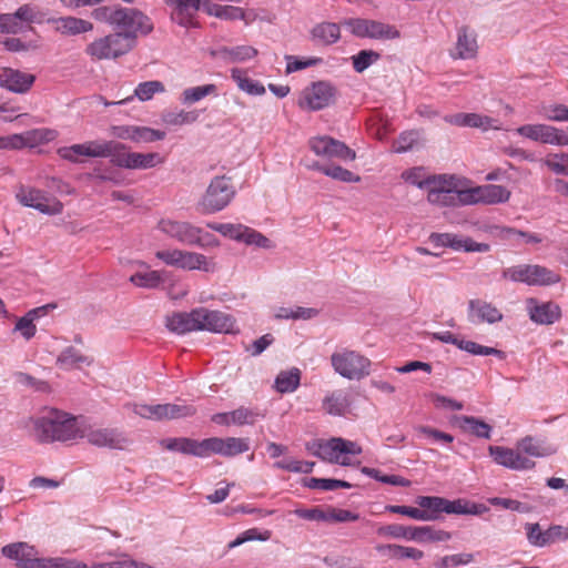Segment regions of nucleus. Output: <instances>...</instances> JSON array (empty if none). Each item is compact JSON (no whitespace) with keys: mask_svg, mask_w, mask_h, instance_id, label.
<instances>
[{"mask_svg":"<svg viewBox=\"0 0 568 568\" xmlns=\"http://www.w3.org/2000/svg\"><path fill=\"white\" fill-rule=\"evenodd\" d=\"M29 436L40 444L67 442L82 436L78 419L57 408H44L26 423Z\"/></svg>","mask_w":568,"mask_h":568,"instance_id":"obj_1","label":"nucleus"},{"mask_svg":"<svg viewBox=\"0 0 568 568\" xmlns=\"http://www.w3.org/2000/svg\"><path fill=\"white\" fill-rule=\"evenodd\" d=\"M555 453L550 446L531 436H526L517 443L516 449L503 446H489V454L494 460L504 467L514 470H527L535 467V462L524 456L546 457Z\"/></svg>","mask_w":568,"mask_h":568,"instance_id":"obj_2","label":"nucleus"},{"mask_svg":"<svg viewBox=\"0 0 568 568\" xmlns=\"http://www.w3.org/2000/svg\"><path fill=\"white\" fill-rule=\"evenodd\" d=\"M335 373L347 379L359 381L369 375L371 361L356 351L343 348L331 355Z\"/></svg>","mask_w":568,"mask_h":568,"instance_id":"obj_3","label":"nucleus"},{"mask_svg":"<svg viewBox=\"0 0 568 568\" xmlns=\"http://www.w3.org/2000/svg\"><path fill=\"white\" fill-rule=\"evenodd\" d=\"M503 278L525 283L529 286H546L556 284L560 276L554 271L537 264H518L503 271Z\"/></svg>","mask_w":568,"mask_h":568,"instance_id":"obj_4","label":"nucleus"},{"mask_svg":"<svg viewBox=\"0 0 568 568\" xmlns=\"http://www.w3.org/2000/svg\"><path fill=\"white\" fill-rule=\"evenodd\" d=\"M116 17L114 27L120 29L118 33L125 37L128 43H132V48L139 34L146 36L153 30L151 19L138 9L120 7Z\"/></svg>","mask_w":568,"mask_h":568,"instance_id":"obj_5","label":"nucleus"},{"mask_svg":"<svg viewBox=\"0 0 568 568\" xmlns=\"http://www.w3.org/2000/svg\"><path fill=\"white\" fill-rule=\"evenodd\" d=\"M155 256L166 265L175 266L186 271H203L206 273L216 270V263L213 258L196 252L183 251L179 248L158 251Z\"/></svg>","mask_w":568,"mask_h":568,"instance_id":"obj_6","label":"nucleus"},{"mask_svg":"<svg viewBox=\"0 0 568 568\" xmlns=\"http://www.w3.org/2000/svg\"><path fill=\"white\" fill-rule=\"evenodd\" d=\"M357 38L394 40L400 37L399 30L389 23L364 18H349L342 22Z\"/></svg>","mask_w":568,"mask_h":568,"instance_id":"obj_7","label":"nucleus"},{"mask_svg":"<svg viewBox=\"0 0 568 568\" xmlns=\"http://www.w3.org/2000/svg\"><path fill=\"white\" fill-rule=\"evenodd\" d=\"M437 179V184H432L427 194L429 203L443 206L465 205L464 189H458V179L453 175H438Z\"/></svg>","mask_w":568,"mask_h":568,"instance_id":"obj_8","label":"nucleus"},{"mask_svg":"<svg viewBox=\"0 0 568 568\" xmlns=\"http://www.w3.org/2000/svg\"><path fill=\"white\" fill-rule=\"evenodd\" d=\"M207 227L215 232H219L223 236L230 237L237 242H243L246 245H253L262 248L274 247V244L270 239L264 236L262 233L243 224L211 222L207 223Z\"/></svg>","mask_w":568,"mask_h":568,"instance_id":"obj_9","label":"nucleus"},{"mask_svg":"<svg viewBox=\"0 0 568 568\" xmlns=\"http://www.w3.org/2000/svg\"><path fill=\"white\" fill-rule=\"evenodd\" d=\"M131 49L132 43H128L125 37L114 32L89 43L85 53L94 60H110L128 53Z\"/></svg>","mask_w":568,"mask_h":568,"instance_id":"obj_10","label":"nucleus"},{"mask_svg":"<svg viewBox=\"0 0 568 568\" xmlns=\"http://www.w3.org/2000/svg\"><path fill=\"white\" fill-rule=\"evenodd\" d=\"M235 195V189L226 176L214 178L202 200V205L209 213L223 210Z\"/></svg>","mask_w":568,"mask_h":568,"instance_id":"obj_11","label":"nucleus"},{"mask_svg":"<svg viewBox=\"0 0 568 568\" xmlns=\"http://www.w3.org/2000/svg\"><path fill=\"white\" fill-rule=\"evenodd\" d=\"M510 197V191L503 185L485 184L464 189V204H499L505 203Z\"/></svg>","mask_w":568,"mask_h":568,"instance_id":"obj_12","label":"nucleus"},{"mask_svg":"<svg viewBox=\"0 0 568 568\" xmlns=\"http://www.w3.org/2000/svg\"><path fill=\"white\" fill-rule=\"evenodd\" d=\"M516 133L534 142L551 145H568V135L548 124H525L516 129Z\"/></svg>","mask_w":568,"mask_h":568,"instance_id":"obj_13","label":"nucleus"},{"mask_svg":"<svg viewBox=\"0 0 568 568\" xmlns=\"http://www.w3.org/2000/svg\"><path fill=\"white\" fill-rule=\"evenodd\" d=\"M335 97L336 89L329 82L318 81L304 89L300 105L301 108L317 111L332 104Z\"/></svg>","mask_w":568,"mask_h":568,"instance_id":"obj_14","label":"nucleus"},{"mask_svg":"<svg viewBox=\"0 0 568 568\" xmlns=\"http://www.w3.org/2000/svg\"><path fill=\"white\" fill-rule=\"evenodd\" d=\"M17 199L22 205L33 207L48 215L60 214L63 210L60 201L49 197L44 192L33 187H20Z\"/></svg>","mask_w":568,"mask_h":568,"instance_id":"obj_15","label":"nucleus"},{"mask_svg":"<svg viewBox=\"0 0 568 568\" xmlns=\"http://www.w3.org/2000/svg\"><path fill=\"white\" fill-rule=\"evenodd\" d=\"M197 318L200 321L199 331H209L213 333H235V320L232 315L217 310L197 307Z\"/></svg>","mask_w":568,"mask_h":568,"instance_id":"obj_16","label":"nucleus"},{"mask_svg":"<svg viewBox=\"0 0 568 568\" xmlns=\"http://www.w3.org/2000/svg\"><path fill=\"white\" fill-rule=\"evenodd\" d=\"M311 150L318 156L337 158L343 161H353L356 156L355 151L345 143L331 136H316L310 140Z\"/></svg>","mask_w":568,"mask_h":568,"instance_id":"obj_17","label":"nucleus"},{"mask_svg":"<svg viewBox=\"0 0 568 568\" xmlns=\"http://www.w3.org/2000/svg\"><path fill=\"white\" fill-rule=\"evenodd\" d=\"M361 453L362 447L356 442L333 437L326 442H320L314 454L326 462H339V455H359Z\"/></svg>","mask_w":568,"mask_h":568,"instance_id":"obj_18","label":"nucleus"},{"mask_svg":"<svg viewBox=\"0 0 568 568\" xmlns=\"http://www.w3.org/2000/svg\"><path fill=\"white\" fill-rule=\"evenodd\" d=\"M526 310L530 321L539 325H551L561 317V308L555 302H539L530 297L526 301Z\"/></svg>","mask_w":568,"mask_h":568,"instance_id":"obj_19","label":"nucleus"},{"mask_svg":"<svg viewBox=\"0 0 568 568\" xmlns=\"http://www.w3.org/2000/svg\"><path fill=\"white\" fill-rule=\"evenodd\" d=\"M158 227L169 237L185 245H193L199 240V227L190 222L163 219L159 222Z\"/></svg>","mask_w":568,"mask_h":568,"instance_id":"obj_20","label":"nucleus"},{"mask_svg":"<svg viewBox=\"0 0 568 568\" xmlns=\"http://www.w3.org/2000/svg\"><path fill=\"white\" fill-rule=\"evenodd\" d=\"M164 3L171 9V20L184 28L195 27V14L203 9V0H164Z\"/></svg>","mask_w":568,"mask_h":568,"instance_id":"obj_21","label":"nucleus"},{"mask_svg":"<svg viewBox=\"0 0 568 568\" xmlns=\"http://www.w3.org/2000/svg\"><path fill=\"white\" fill-rule=\"evenodd\" d=\"M205 445V456H209L211 453L220 454L223 456L232 457L242 453H245L250 449L248 439L246 438H237V437H227V438H219L211 437L204 439Z\"/></svg>","mask_w":568,"mask_h":568,"instance_id":"obj_22","label":"nucleus"},{"mask_svg":"<svg viewBox=\"0 0 568 568\" xmlns=\"http://www.w3.org/2000/svg\"><path fill=\"white\" fill-rule=\"evenodd\" d=\"M88 442L98 447L124 449L131 444L125 434L116 428H98L87 434Z\"/></svg>","mask_w":568,"mask_h":568,"instance_id":"obj_23","label":"nucleus"},{"mask_svg":"<svg viewBox=\"0 0 568 568\" xmlns=\"http://www.w3.org/2000/svg\"><path fill=\"white\" fill-rule=\"evenodd\" d=\"M36 81L31 73L12 68L0 69V87L14 93L28 92Z\"/></svg>","mask_w":568,"mask_h":568,"instance_id":"obj_24","label":"nucleus"},{"mask_svg":"<svg viewBox=\"0 0 568 568\" xmlns=\"http://www.w3.org/2000/svg\"><path fill=\"white\" fill-rule=\"evenodd\" d=\"M477 37L468 27H460L457 30V41L454 49L450 50L453 59H473L477 54Z\"/></svg>","mask_w":568,"mask_h":568,"instance_id":"obj_25","label":"nucleus"},{"mask_svg":"<svg viewBox=\"0 0 568 568\" xmlns=\"http://www.w3.org/2000/svg\"><path fill=\"white\" fill-rule=\"evenodd\" d=\"M161 446L168 450L196 457H205L204 439L196 440L186 437L166 438L161 440Z\"/></svg>","mask_w":568,"mask_h":568,"instance_id":"obj_26","label":"nucleus"},{"mask_svg":"<svg viewBox=\"0 0 568 568\" xmlns=\"http://www.w3.org/2000/svg\"><path fill=\"white\" fill-rule=\"evenodd\" d=\"M351 397L343 389H336L325 395L322 409L332 416H345L351 409Z\"/></svg>","mask_w":568,"mask_h":568,"instance_id":"obj_27","label":"nucleus"},{"mask_svg":"<svg viewBox=\"0 0 568 568\" xmlns=\"http://www.w3.org/2000/svg\"><path fill=\"white\" fill-rule=\"evenodd\" d=\"M197 308L191 312H176L166 318V326L170 331L178 334H185L199 331L200 321L197 318Z\"/></svg>","mask_w":568,"mask_h":568,"instance_id":"obj_28","label":"nucleus"},{"mask_svg":"<svg viewBox=\"0 0 568 568\" xmlns=\"http://www.w3.org/2000/svg\"><path fill=\"white\" fill-rule=\"evenodd\" d=\"M470 322H487L494 324L503 320L500 311L481 300H471L468 303Z\"/></svg>","mask_w":568,"mask_h":568,"instance_id":"obj_29","label":"nucleus"},{"mask_svg":"<svg viewBox=\"0 0 568 568\" xmlns=\"http://www.w3.org/2000/svg\"><path fill=\"white\" fill-rule=\"evenodd\" d=\"M57 32L63 36H78L93 30V23L75 17H61L49 20Z\"/></svg>","mask_w":568,"mask_h":568,"instance_id":"obj_30","label":"nucleus"},{"mask_svg":"<svg viewBox=\"0 0 568 568\" xmlns=\"http://www.w3.org/2000/svg\"><path fill=\"white\" fill-rule=\"evenodd\" d=\"M92 363V357L82 354L73 346L65 347L57 357V365L64 371L81 368L83 365L90 366Z\"/></svg>","mask_w":568,"mask_h":568,"instance_id":"obj_31","label":"nucleus"},{"mask_svg":"<svg viewBox=\"0 0 568 568\" xmlns=\"http://www.w3.org/2000/svg\"><path fill=\"white\" fill-rule=\"evenodd\" d=\"M7 14L8 17L12 18V20L9 23L11 24L10 28L13 34L22 31L23 22H42V14L37 10L36 7H32L30 4H23L14 13Z\"/></svg>","mask_w":568,"mask_h":568,"instance_id":"obj_32","label":"nucleus"},{"mask_svg":"<svg viewBox=\"0 0 568 568\" xmlns=\"http://www.w3.org/2000/svg\"><path fill=\"white\" fill-rule=\"evenodd\" d=\"M42 139L43 136L40 130H31L22 134L0 136V150L21 149L27 145H33L36 142Z\"/></svg>","mask_w":568,"mask_h":568,"instance_id":"obj_33","label":"nucleus"},{"mask_svg":"<svg viewBox=\"0 0 568 568\" xmlns=\"http://www.w3.org/2000/svg\"><path fill=\"white\" fill-rule=\"evenodd\" d=\"M203 11L209 16L223 20H243L245 12L243 9L233 6H222L210 0H203Z\"/></svg>","mask_w":568,"mask_h":568,"instance_id":"obj_34","label":"nucleus"},{"mask_svg":"<svg viewBox=\"0 0 568 568\" xmlns=\"http://www.w3.org/2000/svg\"><path fill=\"white\" fill-rule=\"evenodd\" d=\"M488 511V507L484 504L470 503L466 499L448 500L446 504V514L457 515H481Z\"/></svg>","mask_w":568,"mask_h":568,"instance_id":"obj_35","label":"nucleus"},{"mask_svg":"<svg viewBox=\"0 0 568 568\" xmlns=\"http://www.w3.org/2000/svg\"><path fill=\"white\" fill-rule=\"evenodd\" d=\"M313 39L322 44H333L341 38L339 24L334 22H323L315 26L312 30Z\"/></svg>","mask_w":568,"mask_h":568,"instance_id":"obj_36","label":"nucleus"},{"mask_svg":"<svg viewBox=\"0 0 568 568\" xmlns=\"http://www.w3.org/2000/svg\"><path fill=\"white\" fill-rule=\"evenodd\" d=\"M209 95H217V87L213 83L184 89L181 93L180 101L182 104L190 105Z\"/></svg>","mask_w":568,"mask_h":568,"instance_id":"obj_37","label":"nucleus"},{"mask_svg":"<svg viewBox=\"0 0 568 568\" xmlns=\"http://www.w3.org/2000/svg\"><path fill=\"white\" fill-rule=\"evenodd\" d=\"M199 115V111L196 110H165L162 112L161 119L168 125L179 126L196 122Z\"/></svg>","mask_w":568,"mask_h":568,"instance_id":"obj_38","label":"nucleus"},{"mask_svg":"<svg viewBox=\"0 0 568 568\" xmlns=\"http://www.w3.org/2000/svg\"><path fill=\"white\" fill-rule=\"evenodd\" d=\"M231 78L235 81L237 87L247 94L262 95L265 92L263 84L248 78L246 71L242 69H232Z\"/></svg>","mask_w":568,"mask_h":568,"instance_id":"obj_39","label":"nucleus"},{"mask_svg":"<svg viewBox=\"0 0 568 568\" xmlns=\"http://www.w3.org/2000/svg\"><path fill=\"white\" fill-rule=\"evenodd\" d=\"M301 382V372L298 368H292L290 371L281 372L275 378V389L278 393H292L298 386Z\"/></svg>","mask_w":568,"mask_h":568,"instance_id":"obj_40","label":"nucleus"},{"mask_svg":"<svg viewBox=\"0 0 568 568\" xmlns=\"http://www.w3.org/2000/svg\"><path fill=\"white\" fill-rule=\"evenodd\" d=\"M449 538V534L444 530H434L432 527H409L408 540L418 542L443 541Z\"/></svg>","mask_w":568,"mask_h":568,"instance_id":"obj_41","label":"nucleus"},{"mask_svg":"<svg viewBox=\"0 0 568 568\" xmlns=\"http://www.w3.org/2000/svg\"><path fill=\"white\" fill-rule=\"evenodd\" d=\"M416 504L422 511L430 514L432 517L428 520H434L440 513H445L447 499L436 496H419L416 498Z\"/></svg>","mask_w":568,"mask_h":568,"instance_id":"obj_42","label":"nucleus"},{"mask_svg":"<svg viewBox=\"0 0 568 568\" xmlns=\"http://www.w3.org/2000/svg\"><path fill=\"white\" fill-rule=\"evenodd\" d=\"M459 420L460 428L464 432L470 433L480 438H490L491 427L484 420L473 416H462Z\"/></svg>","mask_w":568,"mask_h":568,"instance_id":"obj_43","label":"nucleus"},{"mask_svg":"<svg viewBox=\"0 0 568 568\" xmlns=\"http://www.w3.org/2000/svg\"><path fill=\"white\" fill-rule=\"evenodd\" d=\"M540 164L558 175H568V153H548Z\"/></svg>","mask_w":568,"mask_h":568,"instance_id":"obj_44","label":"nucleus"},{"mask_svg":"<svg viewBox=\"0 0 568 568\" xmlns=\"http://www.w3.org/2000/svg\"><path fill=\"white\" fill-rule=\"evenodd\" d=\"M437 178L438 175L425 176V171L420 166L406 170L402 173L403 180L413 185H416L419 189H425L432 186V184H437Z\"/></svg>","mask_w":568,"mask_h":568,"instance_id":"obj_45","label":"nucleus"},{"mask_svg":"<svg viewBox=\"0 0 568 568\" xmlns=\"http://www.w3.org/2000/svg\"><path fill=\"white\" fill-rule=\"evenodd\" d=\"M265 415L257 408H248L240 406L239 408L231 412V418L233 425H254L257 418H263Z\"/></svg>","mask_w":568,"mask_h":568,"instance_id":"obj_46","label":"nucleus"},{"mask_svg":"<svg viewBox=\"0 0 568 568\" xmlns=\"http://www.w3.org/2000/svg\"><path fill=\"white\" fill-rule=\"evenodd\" d=\"M163 162V158L156 153L131 152L130 170H146L156 166Z\"/></svg>","mask_w":568,"mask_h":568,"instance_id":"obj_47","label":"nucleus"},{"mask_svg":"<svg viewBox=\"0 0 568 568\" xmlns=\"http://www.w3.org/2000/svg\"><path fill=\"white\" fill-rule=\"evenodd\" d=\"M220 54L230 62H244L254 58L257 54V50L250 45H239L234 48H223Z\"/></svg>","mask_w":568,"mask_h":568,"instance_id":"obj_48","label":"nucleus"},{"mask_svg":"<svg viewBox=\"0 0 568 568\" xmlns=\"http://www.w3.org/2000/svg\"><path fill=\"white\" fill-rule=\"evenodd\" d=\"M455 346H457L459 349L468 352L473 355H483V356L495 355L501 359L505 358V353L503 351H499L494 347L484 346V345L477 344L473 341H465V339L457 338V344Z\"/></svg>","mask_w":568,"mask_h":568,"instance_id":"obj_49","label":"nucleus"},{"mask_svg":"<svg viewBox=\"0 0 568 568\" xmlns=\"http://www.w3.org/2000/svg\"><path fill=\"white\" fill-rule=\"evenodd\" d=\"M130 282L139 287L156 288L163 282L159 271L138 272L130 277Z\"/></svg>","mask_w":568,"mask_h":568,"instance_id":"obj_50","label":"nucleus"},{"mask_svg":"<svg viewBox=\"0 0 568 568\" xmlns=\"http://www.w3.org/2000/svg\"><path fill=\"white\" fill-rule=\"evenodd\" d=\"M87 156L89 158H109L112 148H120L114 141H88L84 143Z\"/></svg>","mask_w":568,"mask_h":568,"instance_id":"obj_51","label":"nucleus"},{"mask_svg":"<svg viewBox=\"0 0 568 568\" xmlns=\"http://www.w3.org/2000/svg\"><path fill=\"white\" fill-rule=\"evenodd\" d=\"M165 87L161 81L152 80L140 83L134 90V97L140 101H149L155 93H162Z\"/></svg>","mask_w":568,"mask_h":568,"instance_id":"obj_52","label":"nucleus"},{"mask_svg":"<svg viewBox=\"0 0 568 568\" xmlns=\"http://www.w3.org/2000/svg\"><path fill=\"white\" fill-rule=\"evenodd\" d=\"M429 239L437 246H447L457 251L464 250L467 241L450 233H433Z\"/></svg>","mask_w":568,"mask_h":568,"instance_id":"obj_53","label":"nucleus"},{"mask_svg":"<svg viewBox=\"0 0 568 568\" xmlns=\"http://www.w3.org/2000/svg\"><path fill=\"white\" fill-rule=\"evenodd\" d=\"M32 568H84V564L64 557H48L42 558L41 562H37Z\"/></svg>","mask_w":568,"mask_h":568,"instance_id":"obj_54","label":"nucleus"},{"mask_svg":"<svg viewBox=\"0 0 568 568\" xmlns=\"http://www.w3.org/2000/svg\"><path fill=\"white\" fill-rule=\"evenodd\" d=\"M539 113L549 121L568 122V106L565 104L542 105Z\"/></svg>","mask_w":568,"mask_h":568,"instance_id":"obj_55","label":"nucleus"},{"mask_svg":"<svg viewBox=\"0 0 568 568\" xmlns=\"http://www.w3.org/2000/svg\"><path fill=\"white\" fill-rule=\"evenodd\" d=\"M164 138H165L164 131L155 130V129H152L149 126L135 125L133 142L151 143V142L163 140Z\"/></svg>","mask_w":568,"mask_h":568,"instance_id":"obj_56","label":"nucleus"},{"mask_svg":"<svg viewBox=\"0 0 568 568\" xmlns=\"http://www.w3.org/2000/svg\"><path fill=\"white\" fill-rule=\"evenodd\" d=\"M379 59V53L373 50H362L352 58L353 68L356 72L362 73L372 63Z\"/></svg>","mask_w":568,"mask_h":568,"instance_id":"obj_57","label":"nucleus"},{"mask_svg":"<svg viewBox=\"0 0 568 568\" xmlns=\"http://www.w3.org/2000/svg\"><path fill=\"white\" fill-rule=\"evenodd\" d=\"M385 509L392 514L408 516L416 520H428L432 517L430 514L422 511L420 508L409 506L387 505Z\"/></svg>","mask_w":568,"mask_h":568,"instance_id":"obj_58","label":"nucleus"},{"mask_svg":"<svg viewBox=\"0 0 568 568\" xmlns=\"http://www.w3.org/2000/svg\"><path fill=\"white\" fill-rule=\"evenodd\" d=\"M120 6H102L98 7L91 12V17L100 22L110 23L115 26L118 10Z\"/></svg>","mask_w":568,"mask_h":568,"instance_id":"obj_59","label":"nucleus"},{"mask_svg":"<svg viewBox=\"0 0 568 568\" xmlns=\"http://www.w3.org/2000/svg\"><path fill=\"white\" fill-rule=\"evenodd\" d=\"M34 312H28L23 317L19 318L16 323L14 331L20 332V334L27 339H31L37 332V327L32 321V316Z\"/></svg>","mask_w":568,"mask_h":568,"instance_id":"obj_60","label":"nucleus"},{"mask_svg":"<svg viewBox=\"0 0 568 568\" xmlns=\"http://www.w3.org/2000/svg\"><path fill=\"white\" fill-rule=\"evenodd\" d=\"M416 429L420 435L434 443L450 444L454 442V436L450 434L429 426H418Z\"/></svg>","mask_w":568,"mask_h":568,"instance_id":"obj_61","label":"nucleus"},{"mask_svg":"<svg viewBox=\"0 0 568 568\" xmlns=\"http://www.w3.org/2000/svg\"><path fill=\"white\" fill-rule=\"evenodd\" d=\"M358 518H359L358 514L352 513L347 509L329 507L326 510V521L327 523L355 521Z\"/></svg>","mask_w":568,"mask_h":568,"instance_id":"obj_62","label":"nucleus"},{"mask_svg":"<svg viewBox=\"0 0 568 568\" xmlns=\"http://www.w3.org/2000/svg\"><path fill=\"white\" fill-rule=\"evenodd\" d=\"M474 559V556L471 554H455V555H447L440 558L435 566L437 568H449L453 566H459V565H467L471 562Z\"/></svg>","mask_w":568,"mask_h":568,"instance_id":"obj_63","label":"nucleus"},{"mask_svg":"<svg viewBox=\"0 0 568 568\" xmlns=\"http://www.w3.org/2000/svg\"><path fill=\"white\" fill-rule=\"evenodd\" d=\"M418 139L419 133L417 131L403 132L395 142V152L404 153L410 150L414 146V144L417 143Z\"/></svg>","mask_w":568,"mask_h":568,"instance_id":"obj_64","label":"nucleus"}]
</instances>
